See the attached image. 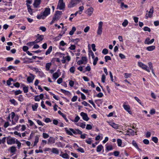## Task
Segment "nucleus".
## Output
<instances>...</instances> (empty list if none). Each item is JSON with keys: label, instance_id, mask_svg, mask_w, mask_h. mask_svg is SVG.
Returning <instances> with one entry per match:
<instances>
[{"label": "nucleus", "instance_id": "obj_7", "mask_svg": "<svg viewBox=\"0 0 159 159\" xmlns=\"http://www.w3.org/2000/svg\"><path fill=\"white\" fill-rule=\"evenodd\" d=\"M63 0H59L57 6V8L59 10H62L65 8V5L63 2Z\"/></svg>", "mask_w": 159, "mask_h": 159}, {"label": "nucleus", "instance_id": "obj_9", "mask_svg": "<svg viewBox=\"0 0 159 159\" xmlns=\"http://www.w3.org/2000/svg\"><path fill=\"white\" fill-rule=\"evenodd\" d=\"M80 115L82 117L83 119L85 121H88L89 120L87 114L83 112L80 113Z\"/></svg>", "mask_w": 159, "mask_h": 159}, {"label": "nucleus", "instance_id": "obj_2", "mask_svg": "<svg viewBox=\"0 0 159 159\" xmlns=\"http://www.w3.org/2000/svg\"><path fill=\"white\" fill-rule=\"evenodd\" d=\"M103 22L101 21L98 23V29L97 31L98 34L101 35L102 32Z\"/></svg>", "mask_w": 159, "mask_h": 159}, {"label": "nucleus", "instance_id": "obj_30", "mask_svg": "<svg viewBox=\"0 0 159 159\" xmlns=\"http://www.w3.org/2000/svg\"><path fill=\"white\" fill-rule=\"evenodd\" d=\"M76 30V28L75 27H73L72 28V30L70 32L69 34L70 35H72L75 31Z\"/></svg>", "mask_w": 159, "mask_h": 159}, {"label": "nucleus", "instance_id": "obj_28", "mask_svg": "<svg viewBox=\"0 0 159 159\" xmlns=\"http://www.w3.org/2000/svg\"><path fill=\"white\" fill-rule=\"evenodd\" d=\"M85 142L88 144H91L93 142V140L91 138H89L88 139L85 140Z\"/></svg>", "mask_w": 159, "mask_h": 159}, {"label": "nucleus", "instance_id": "obj_41", "mask_svg": "<svg viewBox=\"0 0 159 159\" xmlns=\"http://www.w3.org/2000/svg\"><path fill=\"white\" fill-rule=\"evenodd\" d=\"M13 79L11 78H9V80H7V84L8 85H10L11 84V81H12Z\"/></svg>", "mask_w": 159, "mask_h": 159}, {"label": "nucleus", "instance_id": "obj_24", "mask_svg": "<svg viewBox=\"0 0 159 159\" xmlns=\"http://www.w3.org/2000/svg\"><path fill=\"white\" fill-rule=\"evenodd\" d=\"M132 144L139 151H141V150L137 144L134 140H133L132 142Z\"/></svg>", "mask_w": 159, "mask_h": 159}, {"label": "nucleus", "instance_id": "obj_15", "mask_svg": "<svg viewBox=\"0 0 159 159\" xmlns=\"http://www.w3.org/2000/svg\"><path fill=\"white\" fill-rule=\"evenodd\" d=\"M30 75L31 76H29L27 78V81L29 83L32 82L34 78V75L31 74H30Z\"/></svg>", "mask_w": 159, "mask_h": 159}, {"label": "nucleus", "instance_id": "obj_26", "mask_svg": "<svg viewBox=\"0 0 159 159\" xmlns=\"http://www.w3.org/2000/svg\"><path fill=\"white\" fill-rule=\"evenodd\" d=\"M52 46H50L48 50L46 51L45 54L46 55H48V54H50L51 52L52 51Z\"/></svg>", "mask_w": 159, "mask_h": 159}, {"label": "nucleus", "instance_id": "obj_34", "mask_svg": "<svg viewBox=\"0 0 159 159\" xmlns=\"http://www.w3.org/2000/svg\"><path fill=\"white\" fill-rule=\"evenodd\" d=\"M10 102L11 103V104H13L14 105H17L18 103L14 99H10Z\"/></svg>", "mask_w": 159, "mask_h": 159}, {"label": "nucleus", "instance_id": "obj_25", "mask_svg": "<svg viewBox=\"0 0 159 159\" xmlns=\"http://www.w3.org/2000/svg\"><path fill=\"white\" fill-rule=\"evenodd\" d=\"M52 152L53 153L56 154H58L59 153V151L58 149L56 148H52Z\"/></svg>", "mask_w": 159, "mask_h": 159}, {"label": "nucleus", "instance_id": "obj_57", "mask_svg": "<svg viewBox=\"0 0 159 159\" xmlns=\"http://www.w3.org/2000/svg\"><path fill=\"white\" fill-rule=\"evenodd\" d=\"M113 154L115 156L118 157L119 155L120 152L118 151H115L113 152Z\"/></svg>", "mask_w": 159, "mask_h": 159}, {"label": "nucleus", "instance_id": "obj_12", "mask_svg": "<svg viewBox=\"0 0 159 159\" xmlns=\"http://www.w3.org/2000/svg\"><path fill=\"white\" fill-rule=\"evenodd\" d=\"M154 41V39H152L150 40V39L149 38H147L144 41V43L148 45L151 44L153 43Z\"/></svg>", "mask_w": 159, "mask_h": 159}, {"label": "nucleus", "instance_id": "obj_18", "mask_svg": "<svg viewBox=\"0 0 159 159\" xmlns=\"http://www.w3.org/2000/svg\"><path fill=\"white\" fill-rule=\"evenodd\" d=\"M60 156L64 158L68 159L69 158V156L67 153H63L62 152H61Z\"/></svg>", "mask_w": 159, "mask_h": 159}, {"label": "nucleus", "instance_id": "obj_21", "mask_svg": "<svg viewBox=\"0 0 159 159\" xmlns=\"http://www.w3.org/2000/svg\"><path fill=\"white\" fill-rule=\"evenodd\" d=\"M41 0H35L34 6L35 7H37L40 4Z\"/></svg>", "mask_w": 159, "mask_h": 159}, {"label": "nucleus", "instance_id": "obj_8", "mask_svg": "<svg viewBox=\"0 0 159 159\" xmlns=\"http://www.w3.org/2000/svg\"><path fill=\"white\" fill-rule=\"evenodd\" d=\"M153 12V7H152L150 9L149 11L148 14H146L145 16L146 18L147 19L148 17H152V14Z\"/></svg>", "mask_w": 159, "mask_h": 159}, {"label": "nucleus", "instance_id": "obj_47", "mask_svg": "<svg viewBox=\"0 0 159 159\" xmlns=\"http://www.w3.org/2000/svg\"><path fill=\"white\" fill-rule=\"evenodd\" d=\"M80 119V117L78 116H77L75 118L74 120H72L73 122H77Z\"/></svg>", "mask_w": 159, "mask_h": 159}, {"label": "nucleus", "instance_id": "obj_42", "mask_svg": "<svg viewBox=\"0 0 159 159\" xmlns=\"http://www.w3.org/2000/svg\"><path fill=\"white\" fill-rule=\"evenodd\" d=\"M135 99L141 105H142L143 103L141 102V100L137 97H134Z\"/></svg>", "mask_w": 159, "mask_h": 159}, {"label": "nucleus", "instance_id": "obj_58", "mask_svg": "<svg viewBox=\"0 0 159 159\" xmlns=\"http://www.w3.org/2000/svg\"><path fill=\"white\" fill-rule=\"evenodd\" d=\"M105 79H106V76H105V75L104 74L102 75V79H101L102 81V82H103V83L105 82Z\"/></svg>", "mask_w": 159, "mask_h": 159}, {"label": "nucleus", "instance_id": "obj_36", "mask_svg": "<svg viewBox=\"0 0 159 159\" xmlns=\"http://www.w3.org/2000/svg\"><path fill=\"white\" fill-rule=\"evenodd\" d=\"M51 65V63H48L46 64V67L47 70H49V69Z\"/></svg>", "mask_w": 159, "mask_h": 159}, {"label": "nucleus", "instance_id": "obj_50", "mask_svg": "<svg viewBox=\"0 0 159 159\" xmlns=\"http://www.w3.org/2000/svg\"><path fill=\"white\" fill-rule=\"evenodd\" d=\"M105 61L107 62L108 60H111V59L110 56H107L105 57Z\"/></svg>", "mask_w": 159, "mask_h": 159}, {"label": "nucleus", "instance_id": "obj_5", "mask_svg": "<svg viewBox=\"0 0 159 159\" xmlns=\"http://www.w3.org/2000/svg\"><path fill=\"white\" fill-rule=\"evenodd\" d=\"M62 13V12L59 11H57L55 14L54 15V16L53 18V19H54L55 21H57L58 20L60 17V15Z\"/></svg>", "mask_w": 159, "mask_h": 159}, {"label": "nucleus", "instance_id": "obj_27", "mask_svg": "<svg viewBox=\"0 0 159 159\" xmlns=\"http://www.w3.org/2000/svg\"><path fill=\"white\" fill-rule=\"evenodd\" d=\"M103 148V147L102 145H98L97 148V151L98 152H100Z\"/></svg>", "mask_w": 159, "mask_h": 159}, {"label": "nucleus", "instance_id": "obj_14", "mask_svg": "<svg viewBox=\"0 0 159 159\" xmlns=\"http://www.w3.org/2000/svg\"><path fill=\"white\" fill-rule=\"evenodd\" d=\"M55 139L53 137H51L48 139V144H53L55 143Z\"/></svg>", "mask_w": 159, "mask_h": 159}, {"label": "nucleus", "instance_id": "obj_63", "mask_svg": "<svg viewBox=\"0 0 159 159\" xmlns=\"http://www.w3.org/2000/svg\"><path fill=\"white\" fill-rule=\"evenodd\" d=\"M77 99V96H74L71 99V101L73 102H75L76 101Z\"/></svg>", "mask_w": 159, "mask_h": 159}, {"label": "nucleus", "instance_id": "obj_61", "mask_svg": "<svg viewBox=\"0 0 159 159\" xmlns=\"http://www.w3.org/2000/svg\"><path fill=\"white\" fill-rule=\"evenodd\" d=\"M75 46L74 45H71L69 48L71 50H74L75 48Z\"/></svg>", "mask_w": 159, "mask_h": 159}, {"label": "nucleus", "instance_id": "obj_53", "mask_svg": "<svg viewBox=\"0 0 159 159\" xmlns=\"http://www.w3.org/2000/svg\"><path fill=\"white\" fill-rule=\"evenodd\" d=\"M28 87L24 86L23 88V90L25 93H26L28 92Z\"/></svg>", "mask_w": 159, "mask_h": 159}, {"label": "nucleus", "instance_id": "obj_16", "mask_svg": "<svg viewBox=\"0 0 159 159\" xmlns=\"http://www.w3.org/2000/svg\"><path fill=\"white\" fill-rule=\"evenodd\" d=\"M126 132L127 134H125V135H129V136H133L134 135V131L131 129H130V131L129 130L126 131Z\"/></svg>", "mask_w": 159, "mask_h": 159}, {"label": "nucleus", "instance_id": "obj_39", "mask_svg": "<svg viewBox=\"0 0 159 159\" xmlns=\"http://www.w3.org/2000/svg\"><path fill=\"white\" fill-rule=\"evenodd\" d=\"M93 59V65L94 66H95L96 65L97 62L98 60V57H96L95 58H94Z\"/></svg>", "mask_w": 159, "mask_h": 159}, {"label": "nucleus", "instance_id": "obj_49", "mask_svg": "<svg viewBox=\"0 0 159 159\" xmlns=\"http://www.w3.org/2000/svg\"><path fill=\"white\" fill-rule=\"evenodd\" d=\"M35 43H35V42H34V41L33 42H30L27 43V45L31 47V46H32L33 45H34V44Z\"/></svg>", "mask_w": 159, "mask_h": 159}, {"label": "nucleus", "instance_id": "obj_38", "mask_svg": "<svg viewBox=\"0 0 159 159\" xmlns=\"http://www.w3.org/2000/svg\"><path fill=\"white\" fill-rule=\"evenodd\" d=\"M128 22L127 20H125L124 22L122 23V25L124 26H126L128 24Z\"/></svg>", "mask_w": 159, "mask_h": 159}, {"label": "nucleus", "instance_id": "obj_10", "mask_svg": "<svg viewBox=\"0 0 159 159\" xmlns=\"http://www.w3.org/2000/svg\"><path fill=\"white\" fill-rule=\"evenodd\" d=\"M123 107L125 110L127 111L129 114H132V112L130 110V107L129 105L123 104Z\"/></svg>", "mask_w": 159, "mask_h": 159}, {"label": "nucleus", "instance_id": "obj_56", "mask_svg": "<svg viewBox=\"0 0 159 159\" xmlns=\"http://www.w3.org/2000/svg\"><path fill=\"white\" fill-rule=\"evenodd\" d=\"M102 53L104 54H107L108 53V50L107 49L104 48L103 50Z\"/></svg>", "mask_w": 159, "mask_h": 159}, {"label": "nucleus", "instance_id": "obj_54", "mask_svg": "<svg viewBox=\"0 0 159 159\" xmlns=\"http://www.w3.org/2000/svg\"><path fill=\"white\" fill-rule=\"evenodd\" d=\"M143 30L144 31H148L149 32L151 31V29L150 28L147 26H145L143 28Z\"/></svg>", "mask_w": 159, "mask_h": 159}, {"label": "nucleus", "instance_id": "obj_51", "mask_svg": "<svg viewBox=\"0 0 159 159\" xmlns=\"http://www.w3.org/2000/svg\"><path fill=\"white\" fill-rule=\"evenodd\" d=\"M6 137L3 138L2 139H0V144L2 143H4L6 142Z\"/></svg>", "mask_w": 159, "mask_h": 159}, {"label": "nucleus", "instance_id": "obj_11", "mask_svg": "<svg viewBox=\"0 0 159 159\" xmlns=\"http://www.w3.org/2000/svg\"><path fill=\"white\" fill-rule=\"evenodd\" d=\"M93 10L94 9L92 7H90L87 9L86 11V14L88 16H90L93 14Z\"/></svg>", "mask_w": 159, "mask_h": 159}, {"label": "nucleus", "instance_id": "obj_45", "mask_svg": "<svg viewBox=\"0 0 159 159\" xmlns=\"http://www.w3.org/2000/svg\"><path fill=\"white\" fill-rule=\"evenodd\" d=\"M152 140L155 143H157L158 142V138L156 137H153L152 138Z\"/></svg>", "mask_w": 159, "mask_h": 159}, {"label": "nucleus", "instance_id": "obj_17", "mask_svg": "<svg viewBox=\"0 0 159 159\" xmlns=\"http://www.w3.org/2000/svg\"><path fill=\"white\" fill-rule=\"evenodd\" d=\"M72 129H73L70 128L68 129L67 128H66L65 130L66 133L70 135H73V131Z\"/></svg>", "mask_w": 159, "mask_h": 159}, {"label": "nucleus", "instance_id": "obj_29", "mask_svg": "<svg viewBox=\"0 0 159 159\" xmlns=\"http://www.w3.org/2000/svg\"><path fill=\"white\" fill-rule=\"evenodd\" d=\"M38 107V103H35L34 105H32V108L33 111H35L36 110Z\"/></svg>", "mask_w": 159, "mask_h": 159}, {"label": "nucleus", "instance_id": "obj_55", "mask_svg": "<svg viewBox=\"0 0 159 159\" xmlns=\"http://www.w3.org/2000/svg\"><path fill=\"white\" fill-rule=\"evenodd\" d=\"M82 104L84 105V106H89L90 107H91V106L85 101H84L83 102H82Z\"/></svg>", "mask_w": 159, "mask_h": 159}, {"label": "nucleus", "instance_id": "obj_1", "mask_svg": "<svg viewBox=\"0 0 159 159\" xmlns=\"http://www.w3.org/2000/svg\"><path fill=\"white\" fill-rule=\"evenodd\" d=\"M50 9L48 8H46L43 13H41L39 15L37 16L39 19H44L47 16L50 14Z\"/></svg>", "mask_w": 159, "mask_h": 159}, {"label": "nucleus", "instance_id": "obj_13", "mask_svg": "<svg viewBox=\"0 0 159 159\" xmlns=\"http://www.w3.org/2000/svg\"><path fill=\"white\" fill-rule=\"evenodd\" d=\"M43 37H44L43 35H39L37 39L34 41V42H35V43H38L43 40L44 38Z\"/></svg>", "mask_w": 159, "mask_h": 159}, {"label": "nucleus", "instance_id": "obj_62", "mask_svg": "<svg viewBox=\"0 0 159 159\" xmlns=\"http://www.w3.org/2000/svg\"><path fill=\"white\" fill-rule=\"evenodd\" d=\"M92 129V126L89 124H87L86 126V129L88 130L91 129Z\"/></svg>", "mask_w": 159, "mask_h": 159}, {"label": "nucleus", "instance_id": "obj_64", "mask_svg": "<svg viewBox=\"0 0 159 159\" xmlns=\"http://www.w3.org/2000/svg\"><path fill=\"white\" fill-rule=\"evenodd\" d=\"M21 93L22 91H21L20 90H19L16 91L15 92V95H16Z\"/></svg>", "mask_w": 159, "mask_h": 159}, {"label": "nucleus", "instance_id": "obj_59", "mask_svg": "<svg viewBox=\"0 0 159 159\" xmlns=\"http://www.w3.org/2000/svg\"><path fill=\"white\" fill-rule=\"evenodd\" d=\"M62 36V35L61 34H60L58 36L55 37V39L56 40H59L61 39Z\"/></svg>", "mask_w": 159, "mask_h": 159}, {"label": "nucleus", "instance_id": "obj_60", "mask_svg": "<svg viewBox=\"0 0 159 159\" xmlns=\"http://www.w3.org/2000/svg\"><path fill=\"white\" fill-rule=\"evenodd\" d=\"M90 27L89 26L86 27L84 30V31L85 33L87 32L89 30Z\"/></svg>", "mask_w": 159, "mask_h": 159}, {"label": "nucleus", "instance_id": "obj_6", "mask_svg": "<svg viewBox=\"0 0 159 159\" xmlns=\"http://www.w3.org/2000/svg\"><path fill=\"white\" fill-rule=\"evenodd\" d=\"M139 66L143 69L146 70L148 72H150V70L148 69V67L146 65H145L142 62H139L138 63Z\"/></svg>", "mask_w": 159, "mask_h": 159}, {"label": "nucleus", "instance_id": "obj_46", "mask_svg": "<svg viewBox=\"0 0 159 159\" xmlns=\"http://www.w3.org/2000/svg\"><path fill=\"white\" fill-rule=\"evenodd\" d=\"M75 70V68L74 66L71 67L70 69V72L72 73H74Z\"/></svg>", "mask_w": 159, "mask_h": 159}, {"label": "nucleus", "instance_id": "obj_22", "mask_svg": "<svg viewBox=\"0 0 159 159\" xmlns=\"http://www.w3.org/2000/svg\"><path fill=\"white\" fill-rule=\"evenodd\" d=\"M58 113L60 115H61L65 119L66 122H68V120L66 117V116L62 113L60 111H58Z\"/></svg>", "mask_w": 159, "mask_h": 159}, {"label": "nucleus", "instance_id": "obj_23", "mask_svg": "<svg viewBox=\"0 0 159 159\" xmlns=\"http://www.w3.org/2000/svg\"><path fill=\"white\" fill-rule=\"evenodd\" d=\"M110 125L113 128L117 129L118 128L119 125H118L115 123L112 122L110 124Z\"/></svg>", "mask_w": 159, "mask_h": 159}, {"label": "nucleus", "instance_id": "obj_48", "mask_svg": "<svg viewBox=\"0 0 159 159\" xmlns=\"http://www.w3.org/2000/svg\"><path fill=\"white\" fill-rule=\"evenodd\" d=\"M61 90L62 93H64L66 95H68L70 93L69 91L62 89H61Z\"/></svg>", "mask_w": 159, "mask_h": 159}, {"label": "nucleus", "instance_id": "obj_32", "mask_svg": "<svg viewBox=\"0 0 159 159\" xmlns=\"http://www.w3.org/2000/svg\"><path fill=\"white\" fill-rule=\"evenodd\" d=\"M27 7H28V12L30 13L31 15H32L33 13V10L31 9L30 5L27 4Z\"/></svg>", "mask_w": 159, "mask_h": 159}, {"label": "nucleus", "instance_id": "obj_33", "mask_svg": "<svg viewBox=\"0 0 159 159\" xmlns=\"http://www.w3.org/2000/svg\"><path fill=\"white\" fill-rule=\"evenodd\" d=\"M59 76V75L57 72H55L53 74V77L55 80L57 79Z\"/></svg>", "mask_w": 159, "mask_h": 159}, {"label": "nucleus", "instance_id": "obj_19", "mask_svg": "<svg viewBox=\"0 0 159 159\" xmlns=\"http://www.w3.org/2000/svg\"><path fill=\"white\" fill-rule=\"evenodd\" d=\"M155 49V46L154 45L148 46L147 47L146 49L149 51H152Z\"/></svg>", "mask_w": 159, "mask_h": 159}, {"label": "nucleus", "instance_id": "obj_4", "mask_svg": "<svg viewBox=\"0 0 159 159\" xmlns=\"http://www.w3.org/2000/svg\"><path fill=\"white\" fill-rule=\"evenodd\" d=\"M7 143L8 144L11 145L16 143L15 139L11 137H8L7 138Z\"/></svg>", "mask_w": 159, "mask_h": 159}, {"label": "nucleus", "instance_id": "obj_31", "mask_svg": "<svg viewBox=\"0 0 159 159\" xmlns=\"http://www.w3.org/2000/svg\"><path fill=\"white\" fill-rule=\"evenodd\" d=\"M10 151L11 153H14L16 151V147L14 146H12L10 148Z\"/></svg>", "mask_w": 159, "mask_h": 159}, {"label": "nucleus", "instance_id": "obj_43", "mask_svg": "<svg viewBox=\"0 0 159 159\" xmlns=\"http://www.w3.org/2000/svg\"><path fill=\"white\" fill-rule=\"evenodd\" d=\"M118 145L119 146L121 147L122 144V140L120 139H118L117 140Z\"/></svg>", "mask_w": 159, "mask_h": 159}, {"label": "nucleus", "instance_id": "obj_3", "mask_svg": "<svg viewBox=\"0 0 159 159\" xmlns=\"http://www.w3.org/2000/svg\"><path fill=\"white\" fill-rule=\"evenodd\" d=\"M80 0H71L70 3L68 5V7L69 8H71L79 3Z\"/></svg>", "mask_w": 159, "mask_h": 159}, {"label": "nucleus", "instance_id": "obj_40", "mask_svg": "<svg viewBox=\"0 0 159 159\" xmlns=\"http://www.w3.org/2000/svg\"><path fill=\"white\" fill-rule=\"evenodd\" d=\"M16 143L17 144L18 148V149H20L21 145V143L18 141L17 139L16 140Z\"/></svg>", "mask_w": 159, "mask_h": 159}, {"label": "nucleus", "instance_id": "obj_52", "mask_svg": "<svg viewBox=\"0 0 159 159\" xmlns=\"http://www.w3.org/2000/svg\"><path fill=\"white\" fill-rule=\"evenodd\" d=\"M43 136L44 138L47 139L49 137V135L45 133H43Z\"/></svg>", "mask_w": 159, "mask_h": 159}, {"label": "nucleus", "instance_id": "obj_20", "mask_svg": "<svg viewBox=\"0 0 159 159\" xmlns=\"http://www.w3.org/2000/svg\"><path fill=\"white\" fill-rule=\"evenodd\" d=\"M73 131V133L74 134H82V132L79 129H72Z\"/></svg>", "mask_w": 159, "mask_h": 159}, {"label": "nucleus", "instance_id": "obj_44", "mask_svg": "<svg viewBox=\"0 0 159 159\" xmlns=\"http://www.w3.org/2000/svg\"><path fill=\"white\" fill-rule=\"evenodd\" d=\"M78 125L81 127L82 128H84L86 126L85 124L83 123H78L77 124Z\"/></svg>", "mask_w": 159, "mask_h": 159}, {"label": "nucleus", "instance_id": "obj_35", "mask_svg": "<svg viewBox=\"0 0 159 159\" xmlns=\"http://www.w3.org/2000/svg\"><path fill=\"white\" fill-rule=\"evenodd\" d=\"M89 56H92V58L93 59H94V54L93 53L92 51L91 50H89Z\"/></svg>", "mask_w": 159, "mask_h": 159}, {"label": "nucleus", "instance_id": "obj_37", "mask_svg": "<svg viewBox=\"0 0 159 159\" xmlns=\"http://www.w3.org/2000/svg\"><path fill=\"white\" fill-rule=\"evenodd\" d=\"M106 149L107 151H109L113 149V147L111 145L107 146L106 147Z\"/></svg>", "mask_w": 159, "mask_h": 159}]
</instances>
